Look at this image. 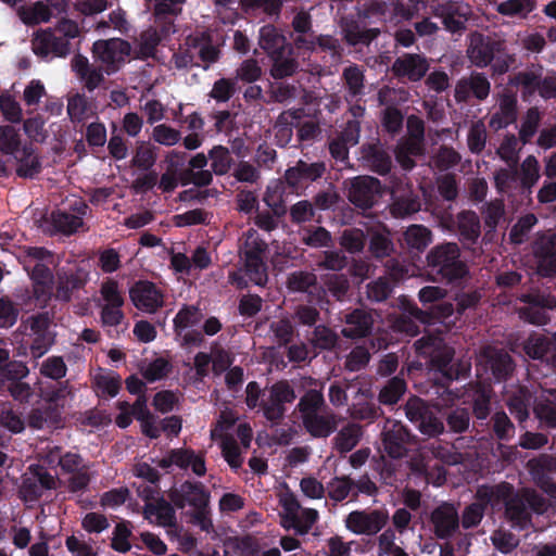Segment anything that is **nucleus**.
Segmentation results:
<instances>
[{
    "label": "nucleus",
    "instance_id": "052dcab7",
    "mask_svg": "<svg viewBox=\"0 0 556 556\" xmlns=\"http://www.w3.org/2000/svg\"><path fill=\"white\" fill-rule=\"evenodd\" d=\"M208 157L212 160V170L218 176L227 174L233 162L228 148L224 146H214L208 152Z\"/></svg>",
    "mask_w": 556,
    "mask_h": 556
},
{
    "label": "nucleus",
    "instance_id": "473e14b6",
    "mask_svg": "<svg viewBox=\"0 0 556 556\" xmlns=\"http://www.w3.org/2000/svg\"><path fill=\"white\" fill-rule=\"evenodd\" d=\"M542 76V68H528L520 71L509 78V84L520 88L521 98L526 101L532 98L538 91Z\"/></svg>",
    "mask_w": 556,
    "mask_h": 556
},
{
    "label": "nucleus",
    "instance_id": "e433bc0d",
    "mask_svg": "<svg viewBox=\"0 0 556 556\" xmlns=\"http://www.w3.org/2000/svg\"><path fill=\"white\" fill-rule=\"evenodd\" d=\"M432 231L420 224H413L403 232V240L410 252L422 253L432 242Z\"/></svg>",
    "mask_w": 556,
    "mask_h": 556
},
{
    "label": "nucleus",
    "instance_id": "412c9836",
    "mask_svg": "<svg viewBox=\"0 0 556 556\" xmlns=\"http://www.w3.org/2000/svg\"><path fill=\"white\" fill-rule=\"evenodd\" d=\"M481 357L496 382L506 381L513 376L516 365L511 355L504 349L484 346L481 350Z\"/></svg>",
    "mask_w": 556,
    "mask_h": 556
},
{
    "label": "nucleus",
    "instance_id": "09e8293b",
    "mask_svg": "<svg viewBox=\"0 0 556 556\" xmlns=\"http://www.w3.org/2000/svg\"><path fill=\"white\" fill-rule=\"evenodd\" d=\"M21 21L27 26H34L41 22H49L52 11L49 5L37 1L33 7H21L17 11Z\"/></svg>",
    "mask_w": 556,
    "mask_h": 556
},
{
    "label": "nucleus",
    "instance_id": "0e129e2a",
    "mask_svg": "<svg viewBox=\"0 0 556 556\" xmlns=\"http://www.w3.org/2000/svg\"><path fill=\"white\" fill-rule=\"evenodd\" d=\"M326 290L338 301H343L350 290V280L344 274H329L324 279Z\"/></svg>",
    "mask_w": 556,
    "mask_h": 556
},
{
    "label": "nucleus",
    "instance_id": "338daca9",
    "mask_svg": "<svg viewBox=\"0 0 556 556\" xmlns=\"http://www.w3.org/2000/svg\"><path fill=\"white\" fill-rule=\"evenodd\" d=\"M340 244L351 254L359 253L366 244L365 232L359 228L345 229L340 238Z\"/></svg>",
    "mask_w": 556,
    "mask_h": 556
},
{
    "label": "nucleus",
    "instance_id": "7c9ffc66",
    "mask_svg": "<svg viewBox=\"0 0 556 556\" xmlns=\"http://www.w3.org/2000/svg\"><path fill=\"white\" fill-rule=\"evenodd\" d=\"M342 79L344 81L345 102L363 99L365 96V74L357 64L350 65L343 70Z\"/></svg>",
    "mask_w": 556,
    "mask_h": 556
},
{
    "label": "nucleus",
    "instance_id": "6e6552de",
    "mask_svg": "<svg viewBox=\"0 0 556 556\" xmlns=\"http://www.w3.org/2000/svg\"><path fill=\"white\" fill-rule=\"evenodd\" d=\"M92 55L99 61L108 75L115 74L130 55V43L122 38L99 39L92 45Z\"/></svg>",
    "mask_w": 556,
    "mask_h": 556
},
{
    "label": "nucleus",
    "instance_id": "423d86ee",
    "mask_svg": "<svg viewBox=\"0 0 556 556\" xmlns=\"http://www.w3.org/2000/svg\"><path fill=\"white\" fill-rule=\"evenodd\" d=\"M430 367L441 377L439 384L447 388L451 382L465 377L470 371V365L455 359L454 348L443 344L433 349L430 354Z\"/></svg>",
    "mask_w": 556,
    "mask_h": 556
},
{
    "label": "nucleus",
    "instance_id": "b1692460",
    "mask_svg": "<svg viewBox=\"0 0 556 556\" xmlns=\"http://www.w3.org/2000/svg\"><path fill=\"white\" fill-rule=\"evenodd\" d=\"M430 521L433 526V533L441 540L452 538L459 528L458 513L450 503H443L435 507L430 515Z\"/></svg>",
    "mask_w": 556,
    "mask_h": 556
},
{
    "label": "nucleus",
    "instance_id": "6ab92c4d",
    "mask_svg": "<svg viewBox=\"0 0 556 556\" xmlns=\"http://www.w3.org/2000/svg\"><path fill=\"white\" fill-rule=\"evenodd\" d=\"M429 67L428 59L424 54L404 53L394 60L391 71L399 79L417 83L426 76Z\"/></svg>",
    "mask_w": 556,
    "mask_h": 556
},
{
    "label": "nucleus",
    "instance_id": "4d7b16f0",
    "mask_svg": "<svg viewBox=\"0 0 556 556\" xmlns=\"http://www.w3.org/2000/svg\"><path fill=\"white\" fill-rule=\"evenodd\" d=\"M489 505L493 507V502L477 498V502L466 506L462 515L463 528L472 529L479 526Z\"/></svg>",
    "mask_w": 556,
    "mask_h": 556
},
{
    "label": "nucleus",
    "instance_id": "a19ab883",
    "mask_svg": "<svg viewBox=\"0 0 556 556\" xmlns=\"http://www.w3.org/2000/svg\"><path fill=\"white\" fill-rule=\"evenodd\" d=\"M420 200L418 195L412 191L397 195L392 191V202L390 204V212L395 218H404L417 213L420 210Z\"/></svg>",
    "mask_w": 556,
    "mask_h": 556
},
{
    "label": "nucleus",
    "instance_id": "680f3d73",
    "mask_svg": "<svg viewBox=\"0 0 556 556\" xmlns=\"http://www.w3.org/2000/svg\"><path fill=\"white\" fill-rule=\"evenodd\" d=\"M20 130L12 125L0 126V152L12 155L20 151Z\"/></svg>",
    "mask_w": 556,
    "mask_h": 556
},
{
    "label": "nucleus",
    "instance_id": "cd10ccee",
    "mask_svg": "<svg viewBox=\"0 0 556 556\" xmlns=\"http://www.w3.org/2000/svg\"><path fill=\"white\" fill-rule=\"evenodd\" d=\"M292 33L290 38L294 48L298 50H304L305 48H312L313 37L315 31L313 30L312 16L305 11L298 12L291 22Z\"/></svg>",
    "mask_w": 556,
    "mask_h": 556
},
{
    "label": "nucleus",
    "instance_id": "0eeeda50",
    "mask_svg": "<svg viewBox=\"0 0 556 556\" xmlns=\"http://www.w3.org/2000/svg\"><path fill=\"white\" fill-rule=\"evenodd\" d=\"M430 12L441 20L443 28L451 34H462L472 15L468 3L457 0H432Z\"/></svg>",
    "mask_w": 556,
    "mask_h": 556
},
{
    "label": "nucleus",
    "instance_id": "f8f14e48",
    "mask_svg": "<svg viewBox=\"0 0 556 556\" xmlns=\"http://www.w3.org/2000/svg\"><path fill=\"white\" fill-rule=\"evenodd\" d=\"M380 190L379 179L371 176H357L349 182L348 199L358 208H371L380 195Z\"/></svg>",
    "mask_w": 556,
    "mask_h": 556
},
{
    "label": "nucleus",
    "instance_id": "a18cd8bd",
    "mask_svg": "<svg viewBox=\"0 0 556 556\" xmlns=\"http://www.w3.org/2000/svg\"><path fill=\"white\" fill-rule=\"evenodd\" d=\"M554 343L555 342L551 341L546 336L531 334L523 343V351L533 359L547 362Z\"/></svg>",
    "mask_w": 556,
    "mask_h": 556
},
{
    "label": "nucleus",
    "instance_id": "3c124183",
    "mask_svg": "<svg viewBox=\"0 0 556 556\" xmlns=\"http://www.w3.org/2000/svg\"><path fill=\"white\" fill-rule=\"evenodd\" d=\"M325 406V399L320 391L307 390L300 399L296 409L300 412L302 420L311 415L317 414Z\"/></svg>",
    "mask_w": 556,
    "mask_h": 556
},
{
    "label": "nucleus",
    "instance_id": "8fccbe9b",
    "mask_svg": "<svg viewBox=\"0 0 556 556\" xmlns=\"http://www.w3.org/2000/svg\"><path fill=\"white\" fill-rule=\"evenodd\" d=\"M519 179L523 192L531 193L540 178V165L535 156L528 155L520 165Z\"/></svg>",
    "mask_w": 556,
    "mask_h": 556
},
{
    "label": "nucleus",
    "instance_id": "1a4fd4ad",
    "mask_svg": "<svg viewBox=\"0 0 556 556\" xmlns=\"http://www.w3.org/2000/svg\"><path fill=\"white\" fill-rule=\"evenodd\" d=\"M58 482V477L51 475L43 465L31 464L28 466L27 472L22 476L18 489L20 497L26 503L37 502L45 491L55 490Z\"/></svg>",
    "mask_w": 556,
    "mask_h": 556
},
{
    "label": "nucleus",
    "instance_id": "c85d7f7f",
    "mask_svg": "<svg viewBox=\"0 0 556 556\" xmlns=\"http://www.w3.org/2000/svg\"><path fill=\"white\" fill-rule=\"evenodd\" d=\"M372 317L364 309L356 308L345 316V326L341 333L349 339L367 337L372 328Z\"/></svg>",
    "mask_w": 556,
    "mask_h": 556
},
{
    "label": "nucleus",
    "instance_id": "dca6fc26",
    "mask_svg": "<svg viewBox=\"0 0 556 556\" xmlns=\"http://www.w3.org/2000/svg\"><path fill=\"white\" fill-rule=\"evenodd\" d=\"M169 501L178 509L188 504L193 508L207 506L210 493L204 484L199 481H185L178 488H173L168 493Z\"/></svg>",
    "mask_w": 556,
    "mask_h": 556
},
{
    "label": "nucleus",
    "instance_id": "f704fd0d",
    "mask_svg": "<svg viewBox=\"0 0 556 556\" xmlns=\"http://www.w3.org/2000/svg\"><path fill=\"white\" fill-rule=\"evenodd\" d=\"M357 17L369 26H379L381 33L384 25L390 23V5L386 1L372 0L364 5Z\"/></svg>",
    "mask_w": 556,
    "mask_h": 556
},
{
    "label": "nucleus",
    "instance_id": "ddd939ff",
    "mask_svg": "<svg viewBox=\"0 0 556 556\" xmlns=\"http://www.w3.org/2000/svg\"><path fill=\"white\" fill-rule=\"evenodd\" d=\"M327 170L326 164L323 161L308 163L299 160L294 166L286 169L283 179L288 187L298 192L305 189L309 184L320 179Z\"/></svg>",
    "mask_w": 556,
    "mask_h": 556
},
{
    "label": "nucleus",
    "instance_id": "37998d69",
    "mask_svg": "<svg viewBox=\"0 0 556 556\" xmlns=\"http://www.w3.org/2000/svg\"><path fill=\"white\" fill-rule=\"evenodd\" d=\"M361 437V426L350 422L342 427L334 437V447L341 455H345L358 444Z\"/></svg>",
    "mask_w": 556,
    "mask_h": 556
},
{
    "label": "nucleus",
    "instance_id": "79ce46f5",
    "mask_svg": "<svg viewBox=\"0 0 556 556\" xmlns=\"http://www.w3.org/2000/svg\"><path fill=\"white\" fill-rule=\"evenodd\" d=\"M404 369L397 376L390 378L379 392L378 400L383 405H394L405 394L407 384L403 378Z\"/></svg>",
    "mask_w": 556,
    "mask_h": 556
},
{
    "label": "nucleus",
    "instance_id": "393cba45",
    "mask_svg": "<svg viewBox=\"0 0 556 556\" xmlns=\"http://www.w3.org/2000/svg\"><path fill=\"white\" fill-rule=\"evenodd\" d=\"M358 161L364 168L384 176L391 172L392 159L379 143H364L359 149Z\"/></svg>",
    "mask_w": 556,
    "mask_h": 556
},
{
    "label": "nucleus",
    "instance_id": "49530a36",
    "mask_svg": "<svg viewBox=\"0 0 556 556\" xmlns=\"http://www.w3.org/2000/svg\"><path fill=\"white\" fill-rule=\"evenodd\" d=\"M16 174L22 178H34L41 172V162L38 156L34 155L31 144H26L22 149V155L17 159Z\"/></svg>",
    "mask_w": 556,
    "mask_h": 556
},
{
    "label": "nucleus",
    "instance_id": "69168bd1",
    "mask_svg": "<svg viewBox=\"0 0 556 556\" xmlns=\"http://www.w3.org/2000/svg\"><path fill=\"white\" fill-rule=\"evenodd\" d=\"M541 118L542 114L538 106H532L527 111L519 130V138L522 143L526 144L530 142L536 134Z\"/></svg>",
    "mask_w": 556,
    "mask_h": 556
},
{
    "label": "nucleus",
    "instance_id": "f03ea898",
    "mask_svg": "<svg viewBox=\"0 0 556 556\" xmlns=\"http://www.w3.org/2000/svg\"><path fill=\"white\" fill-rule=\"evenodd\" d=\"M446 295L447 291L442 287H422L418 292V299L422 307H418L414 302L403 303V315L396 320L397 328L405 331H416L418 327L412 318L424 325L444 323L454 314V305L445 301Z\"/></svg>",
    "mask_w": 556,
    "mask_h": 556
},
{
    "label": "nucleus",
    "instance_id": "de8ad7c7",
    "mask_svg": "<svg viewBox=\"0 0 556 556\" xmlns=\"http://www.w3.org/2000/svg\"><path fill=\"white\" fill-rule=\"evenodd\" d=\"M85 285L86 280L77 274L59 275L55 296L60 301L68 302L74 293L83 289Z\"/></svg>",
    "mask_w": 556,
    "mask_h": 556
},
{
    "label": "nucleus",
    "instance_id": "c03bdc74",
    "mask_svg": "<svg viewBox=\"0 0 556 556\" xmlns=\"http://www.w3.org/2000/svg\"><path fill=\"white\" fill-rule=\"evenodd\" d=\"M326 493L336 503L346 498L353 502V478L346 475L333 477L326 485Z\"/></svg>",
    "mask_w": 556,
    "mask_h": 556
},
{
    "label": "nucleus",
    "instance_id": "5701e85b",
    "mask_svg": "<svg viewBox=\"0 0 556 556\" xmlns=\"http://www.w3.org/2000/svg\"><path fill=\"white\" fill-rule=\"evenodd\" d=\"M343 39L351 47H368L380 36L379 26H369L358 17L345 18L341 25Z\"/></svg>",
    "mask_w": 556,
    "mask_h": 556
},
{
    "label": "nucleus",
    "instance_id": "13d9d810",
    "mask_svg": "<svg viewBox=\"0 0 556 556\" xmlns=\"http://www.w3.org/2000/svg\"><path fill=\"white\" fill-rule=\"evenodd\" d=\"M491 389L478 387L472 393V414L478 420H485L491 413Z\"/></svg>",
    "mask_w": 556,
    "mask_h": 556
},
{
    "label": "nucleus",
    "instance_id": "f3484780",
    "mask_svg": "<svg viewBox=\"0 0 556 556\" xmlns=\"http://www.w3.org/2000/svg\"><path fill=\"white\" fill-rule=\"evenodd\" d=\"M491 91V84L484 73L472 72L455 85L454 98L457 103H467L470 98L484 101Z\"/></svg>",
    "mask_w": 556,
    "mask_h": 556
},
{
    "label": "nucleus",
    "instance_id": "2f4dec72",
    "mask_svg": "<svg viewBox=\"0 0 556 556\" xmlns=\"http://www.w3.org/2000/svg\"><path fill=\"white\" fill-rule=\"evenodd\" d=\"M61 421V409L58 405L53 404L35 407L29 412L27 417L28 426L38 430L45 427H58Z\"/></svg>",
    "mask_w": 556,
    "mask_h": 556
},
{
    "label": "nucleus",
    "instance_id": "e2e57ef3",
    "mask_svg": "<svg viewBox=\"0 0 556 556\" xmlns=\"http://www.w3.org/2000/svg\"><path fill=\"white\" fill-rule=\"evenodd\" d=\"M471 412L467 407L452 408L445 417L450 431L463 433L469 429Z\"/></svg>",
    "mask_w": 556,
    "mask_h": 556
},
{
    "label": "nucleus",
    "instance_id": "7ed1b4c3",
    "mask_svg": "<svg viewBox=\"0 0 556 556\" xmlns=\"http://www.w3.org/2000/svg\"><path fill=\"white\" fill-rule=\"evenodd\" d=\"M426 270L431 281L452 287L462 286L470 275L460 248L455 242L432 247L426 255Z\"/></svg>",
    "mask_w": 556,
    "mask_h": 556
},
{
    "label": "nucleus",
    "instance_id": "9d476101",
    "mask_svg": "<svg viewBox=\"0 0 556 556\" xmlns=\"http://www.w3.org/2000/svg\"><path fill=\"white\" fill-rule=\"evenodd\" d=\"M296 399L295 391L287 380L275 382L268 390L266 399L261 401V409L266 420L279 425L287 413V404Z\"/></svg>",
    "mask_w": 556,
    "mask_h": 556
},
{
    "label": "nucleus",
    "instance_id": "c9c22d12",
    "mask_svg": "<svg viewBox=\"0 0 556 556\" xmlns=\"http://www.w3.org/2000/svg\"><path fill=\"white\" fill-rule=\"evenodd\" d=\"M306 431L314 438H327L337 429L334 414H314L302 420Z\"/></svg>",
    "mask_w": 556,
    "mask_h": 556
},
{
    "label": "nucleus",
    "instance_id": "6e6d98bb",
    "mask_svg": "<svg viewBox=\"0 0 556 556\" xmlns=\"http://www.w3.org/2000/svg\"><path fill=\"white\" fill-rule=\"evenodd\" d=\"M492 434L500 441H509L515 435V426L503 410L494 413L490 419Z\"/></svg>",
    "mask_w": 556,
    "mask_h": 556
},
{
    "label": "nucleus",
    "instance_id": "5fc2aeb1",
    "mask_svg": "<svg viewBox=\"0 0 556 556\" xmlns=\"http://www.w3.org/2000/svg\"><path fill=\"white\" fill-rule=\"evenodd\" d=\"M201 320V313L197 306L184 305L174 317V332L180 334L182 331L197 326Z\"/></svg>",
    "mask_w": 556,
    "mask_h": 556
},
{
    "label": "nucleus",
    "instance_id": "ea45409f",
    "mask_svg": "<svg viewBox=\"0 0 556 556\" xmlns=\"http://www.w3.org/2000/svg\"><path fill=\"white\" fill-rule=\"evenodd\" d=\"M551 399L553 395L548 393V389L542 390L536 396L533 413L541 422L556 429V401Z\"/></svg>",
    "mask_w": 556,
    "mask_h": 556
},
{
    "label": "nucleus",
    "instance_id": "4be33fe9",
    "mask_svg": "<svg viewBox=\"0 0 556 556\" xmlns=\"http://www.w3.org/2000/svg\"><path fill=\"white\" fill-rule=\"evenodd\" d=\"M527 468L540 488L556 496V484L551 478L556 473V455L542 453L529 459Z\"/></svg>",
    "mask_w": 556,
    "mask_h": 556
},
{
    "label": "nucleus",
    "instance_id": "a878e982",
    "mask_svg": "<svg viewBox=\"0 0 556 556\" xmlns=\"http://www.w3.org/2000/svg\"><path fill=\"white\" fill-rule=\"evenodd\" d=\"M29 277L36 304L46 307L51 300L54 285V276L51 269L43 263H37L29 273Z\"/></svg>",
    "mask_w": 556,
    "mask_h": 556
},
{
    "label": "nucleus",
    "instance_id": "603ef678",
    "mask_svg": "<svg viewBox=\"0 0 556 556\" xmlns=\"http://www.w3.org/2000/svg\"><path fill=\"white\" fill-rule=\"evenodd\" d=\"M536 7V0H506L498 3L496 12L503 16L527 17Z\"/></svg>",
    "mask_w": 556,
    "mask_h": 556
},
{
    "label": "nucleus",
    "instance_id": "4468645a",
    "mask_svg": "<svg viewBox=\"0 0 556 556\" xmlns=\"http://www.w3.org/2000/svg\"><path fill=\"white\" fill-rule=\"evenodd\" d=\"M503 41L491 36L475 33L470 38L467 49L468 59L476 67L485 68L493 62L496 52H501L503 49Z\"/></svg>",
    "mask_w": 556,
    "mask_h": 556
},
{
    "label": "nucleus",
    "instance_id": "20e7f679",
    "mask_svg": "<svg viewBox=\"0 0 556 556\" xmlns=\"http://www.w3.org/2000/svg\"><path fill=\"white\" fill-rule=\"evenodd\" d=\"M258 43L273 61L270 74L275 79L295 74L299 63L293 56L294 46L287 41L277 27L270 24L261 27Z\"/></svg>",
    "mask_w": 556,
    "mask_h": 556
},
{
    "label": "nucleus",
    "instance_id": "72a5a7b5",
    "mask_svg": "<svg viewBox=\"0 0 556 556\" xmlns=\"http://www.w3.org/2000/svg\"><path fill=\"white\" fill-rule=\"evenodd\" d=\"M172 502H167L164 497H157L154 502L146 503V518L155 517L157 525L162 527H174L177 522L176 511Z\"/></svg>",
    "mask_w": 556,
    "mask_h": 556
},
{
    "label": "nucleus",
    "instance_id": "2eb2a0df",
    "mask_svg": "<svg viewBox=\"0 0 556 556\" xmlns=\"http://www.w3.org/2000/svg\"><path fill=\"white\" fill-rule=\"evenodd\" d=\"M381 435L383 451L393 459L406 457L414 444V435L400 422L386 428Z\"/></svg>",
    "mask_w": 556,
    "mask_h": 556
},
{
    "label": "nucleus",
    "instance_id": "f257e3e1",
    "mask_svg": "<svg viewBox=\"0 0 556 556\" xmlns=\"http://www.w3.org/2000/svg\"><path fill=\"white\" fill-rule=\"evenodd\" d=\"M83 29L71 18L62 17L53 26L39 28L33 34L31 50L41 60L66 59L79 51Z\"/></svg>",
    "mask_w": 556,
    "mask_h": 556
},
{
    "label": "nucleus",
    "instance_id": "c756f323",
    "mask_svg": "<svg viewBox=\"0 0 556 556\" xmlns=\"http://www.w3.org/2000/svg\"><path fill=\"white\" fill-rule=\"evenodd\" d=\"M459 239L464 244L473 245L481 236L480 218L473 211H462L456 216Z\"/></svg>",
    "mask_w": 556,
    "mask_h": 556
},
{
    "label": "nucleus",
    "instance_id": "bb28decb",
    "mask_svg": "<svg viewBox=\"0 0 556 556\" xmlns=\"http://www.w3.org/2000/svg\"><path fill=\"white\" fill-rule=\"evenodd\" d=\"M536 396V392L527 386H518L510 392L507 397V406L519 422L529 418L530 409H533Z\"/></svg>",
    "mask_w": 556,
    "mask_h": 556
},
{
    "label": "nucleus",
    "instance_id": "39448f33",
    "mask_svg": "<svg viewBox=\"0 0 556 556\" xmlns=\"http://www.w3.org/2000/svg\"><path fill=\"white\" fill-rule=\"evenodd\" d=\"M476 498L493 502V507L503 504L505 517L514 527L526 529L531 522V514L526 501L515 493L509 482L504 481L493 486L482 485L477 490Z\"/></svg>",
    "mask_w": 556,
    "mask_h": 556
},
{
    "label": "nucleus",
    "instance_id": "4c0bfd02",
    "mask_svg": "<svg viewBox=\"0 0 556 556\" xmlns=\"http://www.w3.org/2000/svg\"><path fill=\"white\" fill-rule=\"evenodd\" d=\"M173 462L182 470L191 468L198 477L206 473L205 459L203 455H197L192 448H173Z\"/></svg>",
    "mask_w": 556,
    "mask_h": 556
},
{
    "label": "nucleus",
    "instance_id": "58836bf2",
    "mask_svg": "<svg viewBox=\"0 0 556 556\" xmlns=\"http://www.w3.org/2000/svg\"><path fill=\"white\" fill-rule=\"evenodd\" d=\"M368 252L377 261L391 257L395 253V245L388 230L372 231L369 236Z\"/></svg>",
    "mask_w": 556,
    "mask_h": 556
},
{
    "label": "nucleus",
    "instance_id": "9b49d317",
    "mask_svg": "<svg viewBox=\"0 0 556 556\" xmlns=\"http://www.w3.org/2000/svg\"><path fill=\"white\" fill-rule=\"evenodd\" d=\"M389 521V513L384 508L371 510H353L345 517V528L357 535H376Z\"/></svg>",
    "mask_w": 556,
    "mask_h": 556
},
{
    "label": "nucleus",
    "instance_id": "bf43d9fd",
    "mask_svg": "<svg viewBox=\"0 0 556 556\" xmlns=\"http://www.w3.org/2000/svg\"><path fill=\"white\" fill-rule=\"evenodd\" d=\"M52 220L55 229L64 235H72L84 225V220L80 216L65 211H56L53 213Z\"/></svg>",
    "mask_w": 556,
    "mask_h": 556
},
{
    "label": "nucleus",
    "instance_id": "774afa93",
    "mask_svg": "<svg viewBox=\"0 0 556 556\" xmlns=\"http://www.w3.org/2000/svg\"><path fill=\"white\" fill-rule=\"evenodd\" d=\"M317 285V277L312 271L296 270L291 273L287 279V287L293 292H307Z\"/></svg>",
    "mask_w": 556,
    "mask_h": 556
},
{
    "label": "nucleus",
    "instance_id": "a211bd4d",
    "mask_svg": "<svg viewBox=\"0 0 556 556\" xmlns=\"http://www.w3.org/2000/svg\"><path fill=\"white\" fill-rule=\"evenodd\" d=\"M536 271L542 277L556 275V232L540 236L533 243Z\"/></svg>",
    "mask_w": 556,
    "mask_h": 556
},
{
    "label": "nucleus",
    "instance_id": "aec40b11",
    "mask_svg": "<svg viewBox=\"0 0 556 556\" xmlns=\"http://www.w3.org/2000/svg\"><path fill=\"white\" fill-rule=\"evenodd\" d=\"M132 304L146 313H154L164 304V295L155 283L149 280H138L129 289Z\"/></svg>",
    "mask_w": 556,
    "mask_h": 556
},
{
    "label": "nucleus",
    "instance_id": "864d4df0",
    "mask_svg": "<svg viewBox=\"0 0 556 556\" xmlns=\"http://www.w3.org/2000/svg\"><path fill=\"white\" fill-rule=\"evenodd\" d=\"M427 0H408L409 4H405L401 0L392 1L390 5V23L397 24L401 21H410L419 12L418 4L425 3Z\"/></svg>",
    "mask_w": 556,
    "mask_h": 556
}]
</instances>
